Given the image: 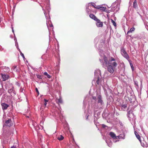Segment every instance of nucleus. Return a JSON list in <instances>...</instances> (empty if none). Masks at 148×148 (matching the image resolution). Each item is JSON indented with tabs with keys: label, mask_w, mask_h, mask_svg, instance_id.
I'll return each instance as SVG.
<instances>
[{
	"label": "nucleus",
	"mask_w": 148,
	"mask_h": 148,
	"mask_svg": "<svg viewBox=\"0 0 148 148\" xmlns=\"http://www.w3.org/2000/svg\"><path fill=\"white\" fill-rule=\"evenodd\" d=\"M103 60L104 61V64L106 65H108L107 66L108 71L110 73H113L115 68L117 65V64L115 61V60L114 58L111 57L108 61V58L105 55H104L103 56Z\"/></svg>",
	"instance_id": "f257e3e1"
},
{
	"label": "nucleus",
	"mask_w": 148,
	"mask_h": 148,
	"mask_svg": "<svg viewBox=\"0 0 148 148\" xmlns=\"http://www.w3.org/2000/svg\"><path fill=\"white\" fill-rule=\"evenodd\" d=\"M5 87L6 89H9L8 92L11 94V96H14L16 95V92L13 90L14 87L12 84L10 83L7 84Z\"/></svg>",
	"instance_id": "f03ea898"
},
{
	"label": "nucleus",
	"mask_w": 148,
	"mask_h": 148,
	"mask_svg": "<svg viewBox=\"0 0 148 148\" xmlns=\"http://www.w3.org/2000/svg\"><path fill=\"white\" fill-rule=\"evenodd\" d=\"M121 53L122 55L125 58L128 60L129 59V56L124 48L121 49Z\"/></svg>",
	"instance_id": "7ed1b4c3"
},
{
	"label": "nucleus",
	"mask_w": 148,
	"mask_h": 148,
	"mask_svg": "<svg viewBox=\"0 0 148 148\" xmlns=\"http://www.w3.org/2000/svg\"><path fill=\"white\" fill-rule=\"evenodd\" d=\"M96 25L98 27H102L103 26V22H101V21L98 19L96 21Z\"/></svg>",
	"instance_id": "20e7f679"
},
{
	"label": "nucleus",
	"mask_w": 148,
	"mask_h": 148,
	"mask_svg": "<svg viewBox=\"0 0 148 148\" xmlns=\"http://www.w3.org/2000/svg\"><path fill=\"white\" fill-rule=\"evenodd\" d=\"M1 75L2 78V80L3 81H5L10 78V76L8 75L2 73Z\"/></svg>",
	"instance_id": "39448f33"
},
{
	"label": "nucleus",
	"mask_w": 148,
	"mask_h": 148,
	"mask_svg": "<svg viewBox=\"0 0 148 148\" xmlns=\"http://www.w3.org/2000/svg\"><path fill=\"white\" fill-rule=\"evenodd\" d=\"M1 105L2 107V108L3 110H4L7 109L8 107H9V105L5 103H2Z\"/></svg>",
	"instance_id": "423d86ee"
},
{
	"label": "nucleus",
	"mask_w": 148,
	"mask_h": 148,
	"mask_svg": "<svg viewBox=\"0 0 148 148\" xmlns=\"http://www.w3.org/2000/svg\"><path fill=\"white\" fill-rule=\"evenodd\" d=\"M12 121L11 119H9L7 120H6L5 122V125H6L8 126L9 127L11 125Z\"/></svg>",
	"instance_id": "0eeeda50"
},
{
	"label": "nucleus",
	"mask_w": 148,
	"mask_h": 148,
	"mask_svg": "<svg viewBox=\"0 0 148 148\" xmlns=\"http://www.w3.org/2000/svg\"><path fill=\"white\" fill-rule=\"evenodd\" d=\"M94 7L95 8H96L98 9H99L100 10H102L103 11H105L106 10V7H103V6H98L97 7H95L94 6Z\"/></svg>",
	"instance_id": "6e6552de"
},
{
	"label": "nucleus",
	"mask_w": 148,
	"mask_h": 148,
	"mask_svg": "<svg viewBox=\"0 0 148 148\" xmlns=\"http://www.w3.org/2000/svg\"><path fill=\"white\" fill-rule=\"evenodd\" d=\"M97 97L98 99V103H100L101 105H102L103 101V100H102L101 96L100 95H99Z\"/></svg>",
	"instance_id": "1a4fd4ad"
},
{
	"label": "nucleus",
	"mask_w": 148,
	"mask_h": 148,
	"mask_svg": "<svg viewBox=\"0 0 148 148\" xmlns=\"http://www.w3.org/2000/svg\"><path fill=\"white\" fill-rule=\"evenodd\" d=\"M89 17L91 18L94 20L95 21L98 19L94 14H90L89 15Z\"/></svg>",
	"instance_id": "9d476101"
},
{
	"label": "nucleus",
	"mask_w": 148,
	"mask_h": 148,
	"mask_svg": "<svg viewBox=\"0 0 148 148\" xmlns=\"http://www.w3.org/2000/svg\"><path fill=\"white\" fill-rule=\"evenodd\" d=\"M109 135L111 136V137L113 139L116 138V135L114 132H110Z\"/></svg>",
	"instance_id": "9b49d317"
},
{
	"label": "nucleus",
	"mask_w": 148,
	"mask_h": 148,
	"mask_svg": "<svg viewBox=\"0 0 148 148\" xmlns=\"http://www.w3.org/2000/svg\"><path fill=\"white\" fill-rule=\"evenodd\" d=\"M134 134L136 136V137L140 141V142H141V138L140 137L139 135L138 134V133L136 132L135 131L134 132Z\"/></svg>",
	"instance_id": "f8f14e48"
},
{
	"label": "nucleus",
	"mask_w": 148,
	"mask_h": 148,
	"mask_svg": "<svg viewBox=\"0 0 148 148\" xmlns=\"http://www.w3.org/2000/svg\"><path fill=\"white\" fill-rule=\"evenodd\" d=\"M135 29V28L134 27L131 28L130 30L128 31L127 32V34L130 33H132L134 31Z\"/></svg>",
	"instance_id": "ddd939ff"
},
{
	"label": "nucleus",
	"mask_w": 148,
	"mask_h": 148,
	"mask_svg": "<svg viewBox=\"0 0 148 148\" xmlns=\"http://www.w3.org/2000/svg\"><path fill=\"white\" fill-rule=\"evenodd\" d=\"M100 78L99 77H98L97 78V80L96 81V84H95V85L96 86H97V85H99V83H100Z\"/></svg>",
	"instance_id": "4468645a"
},
{
	"label": "nucleus",
	"mask_w": 148,
	"mask_h": 148,
	"mask_svg": "<svg viewBox=\"0 0 148 148\" xmlns=\"http://www.w3.org/2000/svg\"><path fill=\"white\" fill-rule=\"evenodd\" d=\"M64 138V137L63 136L61 135L60 136L58 137V139L59 140H62Z\"/></svg>",
	"instance_id": "2eb2a0df"
},
{
	"label": "nucleus",
	"mask_w": 148,
	"mask_h": 148,
	"mask_svg": "<svg viewBox=\"0 0 148 148\" xmlns=\"http://www.w3.org/2000/svg\"><path fill=\"white\" fill-rule=\"evenodd\" d=\"M133 7L135 8L137 7V4L136 0H135L133 3Z\"/></svg>",
	"instance_id": "dca6fc26"
},
{
	"label": "nucleus",
	"mask_w": 148,
	"mask_h": 148,
	"mask_svg": "<svg viewBox=\"0 0 148 148\" xmlns=\"http://www.w3.org/2000/svg\"><path fill=\"white\" fill-rule=\"evenodd\" d=\"M43 74L47 76L48 78H51V76L49 75L46 72H44Z\"/></svg>",
	"instance_id": "f3484780"
},
{
	"label": "nucleus",
	"mask_w": 148,
	"mask_h": 148,
	"mask_svg": "<svg viewBox=\"0 0 148 148\" xmlns=\"http://www.w3.org/2000/svg\"><path fill=\"white\" fill-rule=\"evenodd\" d=\"M128 61H129V62H130V66L132 68V70H134V67H133V64H132V63L131 62V61L130 60H128Z\"/></svg>",
	"instance_id": "a211bd4d"
},
{
	"label": "nucleus",
	"mask_w": 148,
	"mask_h": 148,
	"mask_svg": "<svg viewBox=\"0 0 148 148\" xmlns=\"http://www.w3.org/2000/svg\"><path fill=\"white\" fill-rule=\"evenodd\" d=\"M111 20L112 23L113 24V25L114 26H115V27L116 26V23L112 19H111Z\"/></svg>",
	"instance_id": "6ab92c4d"
},
{
	"label": "nucleus",
	"mask_w": 148,
	"mask_h": 148,
	"mask_svg": "<svg viewBox=\"0 0 148 148\" xmlns=\"http://www.w3.org/2000/svg\"><path fill=\"white\" fill-rule=\"evenodd\" d=\"M44 101H45V103H44V105L45 106V107L47 104V102H48V100H47L45 99H44Z\"/></svg>",
	"instance_id": "aec40b11"
},
{
	"label": "nucleus",
	"mask_w": 148,
	"mask_h": 148,
	"mask_svg": "<svg viewBox=\"0 0 148 148\" xmlns=\"http://www.w3.org/2000/svg\"><path fill=\"white\" fill-rule=\"evenodd\" d=\"M121 107L125 109L127 107V105L126 104H123L122 105Z\"/></svg>",
	"instance_id": "412c9836"
},
{
	"label": "nucleus",
	"mask_w": 148,
	"mask_h": 148,
	"mask_svg": "<svg viewBox=\"0 0 148 148\" xmlns=\"http://www.w3.org/2000/svg\"><path fill=\"white\" fill-rule=\"evenodd\" d=\"M58 102L59 103H62V99H61L60 98V99H58Z\"/></svg>",
	"instance_id": "4be33fe9"
},
{
	"label": "nucleus",
	"mask_w": 148,
	"mask_h": 148,
	"mask_svg": "<svg viewBox=\"0 0 148 148\" xmlns=\"http://www.w3.org/2000/svg\"><path fill=\"white\" fill-rule=\"evenodd\" d=\"M132 111L131 110H130V111H128V112L127 114L129 115V116L130 115V114L131 113H132Z\"/></svg>",
	"instance_id": "5701e85b"
},
{
	"label": "nucleus",
	"mask_w": 148,
	"mask_h": 148,
	"mask_svg": "<svg viewBox=\"0 0 148 148\" xmlns=\"http://www.w3.org/2000/svg\"><path fill=\"white\" fill-rule=\"evenodd\" d=\"M37 76L38 78L39 79H41L42 78V76L41 75H37Z\"/></svg>",
	"instance_id": "b1692460"
},
{
	"label": "nucleus",
	"mask_w": 148,
	"mask_h": 148,
	"mask_svg": "<svg viewBox=\"0 0 148 148\" xmlns=\"http://www.w3.org/2000/svg\"><path fill=\"white\" fill-rule=\"evenodd\" d=\"M140 143H141V145L143 147H145V144H144V143H142L141 142H141Z\"/></svg>",
	"instance_id": "393cba45"
},
{
	"label": "nucleus",
	"mask_w": 148,
	"mask_h": 148,
	"mask_svg": "<svg viewBox=\"0 0 148 148\" xmlns=\"http://www.w3.org/2000/svg\"><path fill=\"white\" fill-rule=\"evenodd\" d=\"M36 92H37V93H38V95H39V92L38 90V89H37V88H36Z\"/></svg>",
	"instance_id": "a878e982"
},
{
	"label": "nucleus",
	"mask_w": 148,
	"mask_h": 148,
	"mask_svg": "<svg viewBox=\"0 0 148 148\" xmlns=\"http://www.w3.org/2000/svg\"><path fill=\"white\" fill-rule=\"evenodd\" d=\"M21 56L23 58H25V57L24 54L22 53H21Z\"/></svg>",
	"instance_id": "bb28decb"
},
{
	"label": "nucleus",
	"mask_w": 148,
	"mask_h": 148,
	"mask_svg": "<svg viewBox=\"0 0 148 148\" xmlns=\"http://www.w3.org/2000/svg\"><path fill=\"white\" fill-rule=\"evenodd\" d=\"M92 99L95 100H96V97H92Z\"/></svg>",
	"instance_id": "cd10ccee"
},
{
	"label": "nucleus",
	"mask_w": 148,
	"mask_h": 148,
	"mask_svg": "<svg viewBox=\"0 0 148 148\" xmlns=\"http://www.w3.org/2000/svg\"><path fill=\"white\" fill-rule=\"evenodd\" d=\"M102 126L103 128H105V127H106V126L104 124H102Z\"/></svg>",
	"instance_id": "c85d7f7f"
},
{
	"label": "nucleus",
	"mask_w": 148,
	"mask_h": 148,
	"mask_svg": "<svg viewBox=\"0 0 148 148\" xmlns=\"http://www.w3.org/2000/svg\"><path fill=\"white\" fill-rule=\"evenodd\" d=\"M120 136V135L119 136H116V138H115L114 139H117V138H119V137Z\"/></svg>",
	"instance_id": "c756f323"
},
{
	"label": "nucleus",
	"mask_w": 148,
	"mask_h": 148,
	"mask_svg": "<svg viewBox=\"0 0 148 148\" xmlns=\"http://www.w3.org/2000/svg\"><path fill=\"white\" fill-rule=\"evenodd\" d=\"M16 84H17V85L18 86H20L19 84L17 82V83H16Z\"/></svg>",
	"instance_id": "7c9ffc66"
},
{
	"label": "nucleus",
	"mask_w": 148,
	"mask_h": 148,
	"mask_svg": "<svg viewBox=\"0 0 148 148\" xmlns=\"http://www.w3.org/2000/svg\"><path fill=\"white\" fill-rule=\"evenodd\" d=\"M11 148H15V147H14L13 146V147H11Z\"/></svg>",
	"instance_id": "2f4dec72"
},
{
	"label": "nucleus",
	"mask_w": 148,
	"mask_h": 148,
	"mask_svg": "<svg viewBox=\"0 0 148 148\" xmlns=\"http://www.w3.org/2000/svg\"><path fill=\"white\" fill-rule=\"evenodd\" d=\"M12 32H14V30H13V28L12 27Z\"/></svg>",
	"instance_id": "473e14b6"
},
{
	"label": "nucleus",
	"mask_w": 148,
	"mask_h": 148,
	"mask_svg": "<svg viewBox=\"0 0 148 148\" xmlns=\"http://www.w3.org/2000/svg\"><path fill=\"white\" fill-rule=\"evenodd\" d=\"M27 117L29 118V116H27Z\"/></svg>",
	"instance_id": "72a5a7b5"
}]
</instances>
